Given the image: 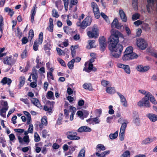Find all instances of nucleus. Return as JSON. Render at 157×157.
I'll return each mask as SVG.
<instances>
[{"instance_id":"nucleus-38","label":"nucleus","mask_w":157,"mask_h":157,"mask_svg":"<svg viewBox=\"0 0 157 157\" xmlns=\"http://www.w3.org/2000/svg\"><path fill=\"white\" fill-rule=\"evenodd\" d=\"M85 151L84 148L82 149L79 152L78 157H85Z\"/></svg>"},{"instance_id":"nucleus-35","label":"nucleus","mask_w":157,"mask_h":157,"mask_svg":"<svg viewBox=\"0 0 157 157\" xmlns=\"http://www.w3.org/2000/svg\"><path fill=\"white\" fill-rule=\"evenodd\" d=\"M75 61V59H72L68 63L67 66L70 69H71L73 68L74 67V63Z\"/></svg>"},{"instance_id":"nucleus-1","label":"nucleus","mask_w":157,"mask_h":157,"mask_svg":"<svg viewBox=\"0 0 157 157\" xmlns=\"http://www.w3.org/2000/svg\"><path fill=\"white\" fill-rule=\"evenodd\" d=\"M111 35L109 38L108 43L109 44V49H112V48L118 44L119 42V36L121 34L117 30L112 29L111 31Z\"/></svg>"},{"instance_id":"nucleus-42","label":"nucleus","mask_w":157,"mask_h":157,"mask_svg":"<svg viewBox=\"0 0 157 157\" xmlns=\"http://www.w3.org/2000/svg\"><path fill=\"white\" fill-rule=\"evenodd\" d=\"M138 1H132V6L134 10H138Z\"/></svg>"},{"instance_id":"nucleus-18","label":"nucleus","mask_w":157,"mask_h":157,"mask_svg":"<svg viewBox=\"0 0 157 157\" xmlns=\"http://www.w3.org/2000/svg\"><path fill=\"white\" fill-rule=\"evenodd\" d=\"M137 70L140 72H145L147 71L149 69L148 67H143L141 65H139L136 67Z\"/></svg>"},{"instance_id":"nucleus-61","label":"nucleus","mask_w":157,"mask_h":157,"mask_svg":"<svg viewBox=\"0 0 157 157\" xmlns=\"http://www.w3.org/2000/svg\"><path fill=\"white\" fill-rule=\"evenodd\" d=\"M22 41V44H26L28 41V40L27 37H23L22 39H21Z\"/></svg>"},{"instance_id":"nucleus-21","label":"nucleus","mask_w":157,"mask_h":157,"mask_svg":"<svg viewBox=\"0 0 157 157\" xmlns=\"http://www.w3.org/2000/svg\"><path fill=\"white\" fill-rule=\"evenodd\" d=\"M119 14L122 21L125 22L127 21V18L125 13L122 10H119Z\"/></svg>"},{"instance_id":"nucleus-41","label":"nucleus","mask_w":157,"mask_h":157,"mask_svg":"<svg viewBox=\"0 0 157 157\" xmlns=\"http://www.w3.org/2000/svg\"><path fill=\"white\" fill-rule=\"evenodd\" d=\"M41 123L43 124L44 125L46 126L47 125L48 122L46 117L44 116L41 119Z\"/></svg>"},{"instance_id":"nucleus-51","label":"nucleus","mask_w":157,"mask_h":157,"mask_svg":"<svg viewBox=\"0 0 157 157\" xmlns=\"http://www.w3.org/2000/svg\"><path fill=\"white\" fill-rule=\"evenodd\" d=\"M44 109L45 111H47L49 113H52V109L51 107L48 108L47 106H44Z\"/></svg>"},{"instance_id":"nucleus-26","label":"nucleus","mask_w":157,"mask_h":157,"mask_svg":"<svg viewBox=\"0 0 157 157\" xmlns=\"http://www.w3.org/2000/svg\"><path fill=\"white\" fill-rule=\"evenodd\" d=\"M70 109L71 110V113L70 116V120L72 121L73 119L74 115L75 114L76 111V108L75 107L71 106Z\"/></svg>"},{"instance_id":"nucleus-55","label":"nucleus","mask_w":157,"mask_h":157,"mask_svg":"<svg viewBox=\"0 0 157 157\" xmlns=\"http://www.w3.org/2000/svg\"><path fill=\"white\" fill-rule=\"evenodd\" d=\"M20 100L26 104L28 105L29 104V101L27 98L24 99L23 98H21Z\"/></svg>"},{"instance_id":"nucleus-32","label":"nucleus","mask_w":157,"mask_h":157,"mask_svg":"<svg viewBox=\"0 0 157 157\" xmlns=\"http://www.w3.org/2000/svg\"><path fill=\"white\" fill-rule=\"evenodd\" d=\"M149 94L150 95H149L150 96L147 97V98H148V100L150 98V101L154 105L157 104V101L153 96H152V95L151 93H150Z\"/></svg>"},{"instance_id":"nucleus-47","label":"nucleus","mask_w":157,"mask_h":157,"mask_svg":"<svg viewBox=\"0 0 157 157\" xmlns=\"http://www.w3.org/2000/svg\"><path fill=\"white\" fill-rule=\"evenodd\" d=\"M93 124H98L100 122V121L99 120V118L97 117L92 118Z\"/></svg>"},{"instance_id":"nucleus-10","label":"nucleus","mask_w":157,"mask_h":157,"mask_svg":"<svg viewBox=\"0 0 157 157\" xmlns=\"http://www.w3.org/2000/svg\"><path fill=\"white\" fill-rule=\"evenodd\" d=\"M137 45L140 49L144 50L147 47V44L144 40L139 38L137 40Z\"/></svg>"},{"instance_id":"nucleus-36","label":"nucleus","mask_w":157,"mask_h":157,"mask_svg":"<svg viewBox=\"0 0 157 157\" xmlns=\"http://www.w3.org/2000/svg\"><path fill=\"white\" fill-rule=\"evenodd\" d=\"M130 153L127 150L124 152L120 157H130Z\"/></svg>"},{"instance_id":"nucleus-3","label":"nucleus","mask_w":157,"mask_h":157,"mask_svg":"<svg viewBox=\"0 0 157 157\" xmlns=\"http://www.w3.org/2000/svg\"><path fill=\"white\" fill-rule=\"evenodd\" d=\"M87 34L88 36L90 38H98L99 35L98 30L97 27L96 26H94L92 28L91 30L87 32Z\"/></svg>"},{"instance_id":"nucleus-63","label":"nucleus","mask_w":157,"mask_h":157,"mask_svg":"<svg viewBox=\"0 0 157 157\" xmlns=\"http://www.w3.org/2000/svg\"><path fill=\"white\" fill-rule=\"evenodd\" d=\"M63 29L64 32L66 34H68L69 32V30L70 28L67 26H65L63 27Z\"/></svg>"},{"instance_id":"nucleus-13","label":"nucleus","mask_w":157,"mask_h":157,"mask_svg":"<svg viewBox=\"0 0 157 157\" xmlns=\"http://www.w3.org/2000/svg\"><path fill=\"white\" fill-rule=\"evenodd\" d=\"M117 66L119 68L124 69L126 73L128 74L130 73L131 71L129 65H125L121 63H119L117 64Z\"/></svg>"},{"instance_id":"nucleus-44","label":"nucleus","mask_w":157,"mask_h":157,"mask_svg":"<svg viewBox=\"0 0 157 157\" xmlns=\"http://www.w3.org/2000/svg\"><path fill=\"white\" fill-rule=\"evenodd\" d=\"M34 141L36 142H39L40 140V138L37 132H35L34 135Z\"/></svg>"},{"instance_id":"nucleus-9","label":"nucleus","mask_w":157,"mask_h":157,"mask_svg":"<svg viewBox=\"0 0 157 157\" xmlns=\"http://www.w3.org/2000/svg\"><path fill=\"white\" fill-rule=\"evenodd\" d=\"M138 57L136 53L128 54L124 52V55L122 57V59L124 61L128 60L134 59H136Z\"/></svg>"},{"instance_id":"nucleus-16","label":"nucleus","mask_w":157,"mask_h":157,"mask_svg":"<svg viewBox=\"0 0 157 157\" xmlns=\"http://www.w3.org/2000/svg\"><path fill=\"white\" fill-rule=\"evenodd\" d=\"M91 129L88 127L84 126L80 127L77 130V131L79 132H87L91 131Z\"/></svg>"},{"instance_id":"nucleus-25","label":"nucleus","mask_w":157,"mask_h":157,"mask_svg":"<svg viewBox=\"0 0 157 157\" xmlns=\"http://www.w3.org/2000/svg\"><path fill=\"white\" fill-rule=\"evenodd\" d=\"M106 91L107 93L110 94H113L115 92V90L114 87H107L106 89Z\"/></svg>"},{"instance_id":"nucleus-17","label":"nucleus","mask_w":157,"mask_h":157,"mask_svg":"<svg viewBox=\"0 0 157 157\" xmlns=\"http://www.w3.org/2000/svg\"><path fill=\"white\" fill-rule=\"evenodd\" d=\"M117 93L119 97L121 100V102L122 103L123 105L125 107H127L128 105L127 101L124 96L119 92H117Z\"/></svg>"},{"instance_id":"nucleus-30","label":"nucleus","mask_w":157,"mask_h":157,"mask_svg":"<svg viewBox=\"0 0 157 157\" xmlns=\"http://www.w3.org/2000/svg\"><path fill=\"white\" fill-rule=\"evenodd\" d=\"M105 149V147L102 144H98L97 146V150L98 152H100L101 151H104Z\"/></svg>"},{"instance_id":"nucleus-14","label":"nucleus","mask_w":157,"mask_h":157,"mask_svg":"<svg viewBox=\"0 0 157 157\" xmlns=\"http://www.w3.org/2000/svg\"><path fill=\"white\" fill-rule=\"evenodd\" d=\"M122 26L118 22L117 18H114L111 24L112 28H116L117 29H120Z\"/></svg>"},{"instance_id":"nucleus-40","label":"nucleus","mask_w":157,"mask_h":157,"mask_svg":"<svg viewBox=\"0 0 157 157\" xmlns=\"http://www.w3.org/2000/svg\"><path fill=\"white\" fill-rule=\"evenodd\" d=\"M125 132L120 131L119 133V137L120 140L123 141L124 138Z\"/></svg>"},{"instance_id":"nucleus-2","label":"nucleus","mask_w":157,"mask_h":157,"mask_svg":"<svg viewBox=\"0 0 157 157\" xmlns=\"http://www.w3.org/2000/svg\"><path fill=\"white\" fill-rule=\"evenodd\" d=\"M123 49V47L121 44H118L110 49L109 50L111 52V54L114 57L117 58L121 55Z\"/></svg>"},{"instance_id":"nucleus-62","label":"nucleus","mask_w":157,"mask_h":157,"mask_svg":"<svg viewBox=\"0 0 157 157\" xmlns=\"http://www.w3.org/2000/svg\"><path fill=\"white\" fill-rule=\"evenodd\" d=\"M47 130L45 129L42 131V136L44 138H45L47 135Z\"/></svg>"},{"instance_id":"nucleus-33","label":"nucleus","mask_w":157,"mask_h":157,"mask_svg":"<svg viewBox=\"0 0 157 157\" xmlns=\"http://www.w3.org/2000/svg\"><path fill=\"white\" fill-rule=\"evenodd\" d=\"M0 103L3 108H9L8 104L7 101L3 100H1L0 101Z\"/></svg>"},{"instance_id":"nucleus-34","label":"nucleus","mask_w":157,"mask_h":157,"mask_svg":"<svg viewBox=\"0 0 157 157\" xmlns=\"http://www.w3.org/2000/svg\"><path fill=\"white\" fill-rule=\"evenodd\" d=\"M83 87L85 89L89 90H92V86L90 83H85L83 85Z\"/></svg>"},{"instance_id":"nucleus-5","label":"nucleus","mask_w":157,"mask_h":157,"mask_svg":"<svg viewBox=\"0 0 157 157\" xmlns=\"http://www.w3.org/2000/svg\"><path fill=\"white\" fill-rule=\"evenodd\" d=\"M67 138L71 140H77L80 139V137L77 136V133L75 132L67 131L65 133Z\"/></svg>"},{"instance_id":"nucleus-49","label":"nucleus","mask_w":157,"mask_h":157,"mask_svg":"<svg viewBox=\"0 0 157 157\" xmlns=\"http://www.w3.org/2000/svg\"><path fill=\"white\" fill-rule=\"evenodd\" d=\"M89 45L90 47L89 48L90 49L94 48L93 44L95 43V40H90L88 41Z\"/></svg>"},{"instance_id":"nucleus-12","label":"nucleus","mask_w":157,"mask_h":157,"mask_svg":"<svg viewBox=\"0 0 157 157\" xmlns=\"http://www.w3.org/2000/svg\"><path fill=\"white\" fill-rule=\"evenodd\" d=\"M85 67L83 69V71H85L87 72H89L91 71H95L97 69L96 68L93 67V64L88 63V62H86L85 64Z\"/></svg>"},{"instance_id":"nucleus-46","label":"nucleus","mask_w":157,"mask_h":157,"mask_svg":"<svg viewBox=\"0 0 157 157\" xmlns=\"http://www.w3.org/2000/svg\"><path fill=\"white\" fill-rule=\"evenodd\" d=\"M52 15L53 17H59V14L58 12L55 9H53L52 10Z\"/></svg>"},{"instance_id":"nucleus-54","label":"nucleus","mask_w":157,"mask_h":157,"mask_svg":"<svg viewBox=\"0 0 157 157\" xmlns=\"http://www.w3.org/2000/svg\"><path fill=\"white\" fill-rule=\"evenodd\" d=\"M50 44L49 43H47L45 44L44 46V50H50Z\"/></svg>"},{"instance_id":"nucleus-39","label":"nucleus","mask_w":157,"mask_h":157,"mask_svg":"<svg viewBox=\"0 0 157 157\" xmlns=\"http://www.w3.org/2000/svg\"><path fill=\"white\" fill-rule=\"evenodd\" d=\"M140 15L138 13H136L132 15V18L133 21L136 20L139 18Z\"/></svg>"},{"instance_id":"nucleus-15","label":"nucleus","mask_w":157,"mask_h":157,"mask_svg":"<svg viewBox=\"0 0 157 157\" xmlns=\"http://www.w3.org/2000/svg\"><path fill=\"white\" fill-rule=\"evenodd\" d=\"M12 57V56H10L9 57L6 56L4 58L3 60L4 63L10 66L14 64L15 61H11V59Z\"/></svg>"},{"instance_id":"nucleus-11","label":"nucleus","mask_w":157,"mask_h":157,"mask_svg":"<svg viewBox=\"0 0 157 157\" xmlns=\"http://www.w3.org/2000/svg\"><path fill=\"white\" fill-rule=\"evenodd\" d=\"M92 21V20L90 17H87L82 22V29H85L87 26L90 25Z\"/></svg>"},{"instance_id":"nucleus-4","label":"nucleus","mask_w":157,"mask_h":157,"mask_svg":"<svg viewBox=\"0 0 157 157\" xmlns=\"http://www.w3.org/2000/svg\"><path fill=\"white\" fill-rule=\"evenodd\" d=\"M146 96L144 97L140 101L137 103V105L140 107H150L149 101H148V98Z\"/></svg>"},{"instance_id":"nucleus-57","label":"nucleus","mask_w":157,"mask_h":157,"mask_svg":"<svg viewBox=\"0 0 157 157\" xmlns=\"http://www.w3.org/2000/svg\"><path fill=\"white\" fill-rule=\"evenodd\" d=\"M9 137L10 141L14 142V140L15 139V135L13 134H11L9 135Z\"/></svg>"},{"instance_id":"nucleus-60","label":"nucleus","mask_w":157,"mask_h":157,"mask_svg":"<svg viewBox=\"0 0 157 157\" xmlns=\"http://www.w3.org/2000/svg\"><path fill=\"white\" fill-rule=\"evenodd\" d=\"M17 36L20 38L22 36V33L21 32V30L18 27L17 28Z\"/></svg>"},{"instance_id":"nucleus-31","label":"nucleus","mask_w":157,"mask_h":157,"mask_svg":"<svg viewBox=\"0 0 157 157\" xmlns=\"http://www.w3.org/2000/svg\"><path fill=\"white\" fill-rule=\"evenodd\" d=\"M118 133V131H116L114 133H111L109 136V138L111 140H113L117 138Z\"/></svg>"},{"instance_id":"nucleus-59","label":"nucleus","mask_w":157,"mask_h":157,"mask_svg":"<svg viewBox=\"0 0 157 157\" xmlns=\"http://www.w3.org/2000/svg\"><path fill=\"white\" fill-rule=\"evenodd\" d=\"M134 122L137 126H139L140 125V121L138 117H136L135 119Z\"/></svg>"},{"instance_id":"nucleus-48","label":"nucleus","mask_w":157,"mask_h":157,"mask_svg":"<svg viewBox=\"0 0 157 157\" xmlns=\"http://www.w3.org/2000/svg\"><path fill=\"white\" fill-rule=\"evenodd\" d=\"M139 91L140 93H141L143 94H144V95H145V96H146L147 94H148V96H147V97L148 96H150L149 95H150L149 94L150 93V92H147V91H146L144 90H139Z\"/></svg>"},{"instance_id":"nucleus-50","label":"nucleus","mask_w":157,"mask_h":157,"mask_svg":"<svg viewBox=\"0 0 157 157\" xmlns=\"http://www.w3.org/2000/svg\"><path fill=\"white\" fill-rule=\"evenodd\" d=\"M23 140L26 144H28L30 141L29 136H25L23 138Z\"/></svg>"},{"instance_id":"nucleus-20","label":"nucleus","mask_w":157,"mask_h":157,"mask_svg":"<svg viewBox=\"0 0 157 157\" xmlns=\"http://www.w3.org/2000/svg\"><path fill=\"white\" fill-rule=\"evenodd\" d=\"M12 82L11 80L6 77H4L1 81V83H2L3 85L7 84L9 85H10Z\"/></svg>"},{"instance_id":"nucleus-23","label":"nucleus","mask_w":157,"mask_h":157,"mask_svg":"<svg viewBox=\"0 0 157 157\" xmlns=\"http://www.w3.org/2000/svg\"><path fill=\"white\" fill-rule=\"evenodd\" d=\"M156 140V138L155 137L147 138L142 141V144H148L150 143L153 142L155 140Z\"/></svg>"},{"instance_id":"nucleus-8","label":"nucleus","mask_w":157,"mask_h":157,"mask_svg":"<svg viewBox=\"0 0 157 157\" xmlns=\"http://www.w3.org/2000/svg\"><path fill=\"white\" fill-rule=\"evenodd\" d=\"M91 6L93 8V10L95 17L96 18L98 19L100 17V13L97 5L96 3L92 2L91 3Z\"/></svg>"},{"instance_id":"nucleus-45","label":"nucleus","mask_w":157,"mask_h":157,"mask_svg":"<svg viewBox=\"0 0 157 157\" xmlns=\"http://www.w3.org/2000/svg\"><path fill=\"white\" fill-rule=\"evenodd\" d=\"M109 83V82L105 80H102L101 82V84L104 87H106Z\"/></svg>"},{"instance_id":"nucleus-52","label":"nucleus","mask_w":157,"mask_h":157,"mask_svg":"<svg viewBox=\"0 0 157 157\" xmlns=\"http://www.w3.org/2000/svg\"><path fill=\"white\" fill-rule=\"evenodd\" d=\"M113 106L112 105H110L109 106V110L108 112V113L110 114H113L114 113V111L113 109Z\"/></svg>"},{"instance_id":"nucleus-37","label":"nucleus","mask_w":157,"mask_h":157,"mask_svg":"<svg viewBox=\"0 0 157 157\" xmlns=\"http://www.w3.org/2000/svg\"><path fill=\"white\" fill-rule=\"evenodd\" d=\"M124 52L128 54L135 53L133 52V48L132 47H129L127 48Z\"/></svg>"},{"instance_id":"nucleus-19","label":"nucleus","mask_w":157,"mask_h":157,"mask_svg":"<svg viewBox=\"0 0 157 157\" xmlns=\"http://www.w3.org/2000/svg\"><path fill=\"white\" fill-rule=\"evenodd\" d=\"M146 116L152 122H154L157 121V115L149 113L146 115Z\"/></svg>"},{"instance_id":"nucleus-53","label":"nucleus","mask_w":157,"mask_h":157,"mask_svg":"<svg viewBox=\"0 0 157 157\" xmlns=\"http://www.w3.org/2000/svg\"><path fill=\"white\" fill-rule=\"evenodd\" d=\"M27 56V50H25L21 54V56L22 58H24L26 57Z\"/></svg>"},{"instance_id":"nucleus-58","label":"nucleus","mask_w":157,"mask_h":157,"mask_svg":"<svg viewBox=\"0 0 157 157\" xmlns=\"http://www.w3.org/2000/svg\"><path fill=\"white\" fill-rule=\"evenodd\" d=\"M57 60L62 66L64 67L66 66V64L65 63V62L63 59L60 58H58Z\"/></svg>"},{"instance_id":"nucleus-28","label":"nucleus","mask_w":157,"mask_h":157,"mask_svg":"<svg viewBox=\"0 0 157 157\" xmlns=\"http://www.w3.org/2000/svg\"><path fill=\"white\" fill-rule=\"evenodd\" d=\"M4 10L6 12L8 13V14H9L11 17H12L14 13L13 11L9 7H6L5 8Z\"/></svg>"},{"instance_id":"nucleus-64","label":"nucleus","mask_w":157,"mask_h":157,"mask_svg":"<svg viewBox=\"0 0 157 157\" xmlns=\"http://www.w3.org/2000/svg\"><path fill=\"white\" fill-rule=\"evenodd\" d=\"M34 35V33L32 29L30 30L29 33V37L32 39Z\"/></svg>"},{"instance_id":"nucleus-6","label":"nucleus","mask_w":157,"mask_h":157,"mask_svg":"<svg viewBox=\"0 0 157 157\" xmlns=\"http://www.w3.org/2000/svg\"><path fill=\"white\" fill-rule=\"evenodd\" d=\"M43 33L41 32L39 36L38 40H35L33 46V49L35 51H37L38 48V44H41L43 40Z\"/></svg>"},{"instance_id":"nucleus-22","label":"nucleus","mask_w":157,"mask_h":157,"mask_svg":"<svg viewBox=\"0 0 157 157\" xmlns=\"http://www.w3.org/2000/svg\"><path fill=\"white\" fill-rule=\"evenodd\" d=\"M30 100L31 102L39 108L41 107V105L38 99L33 98Z\"/></svg>"},{"instance_id":"nucleus-56","label":"nucleus","mask_w":157,"mask_h":157,"mask_svg":"<svg viewBox=\"0 0 157 157\" xmlns=\"http://www.w3.org/2000/svg\"><path fill=\"white\" fill-rule=\"evenodd\" d=\"M33 126L32 124H29L28 131L29 133H32L33 130Z\"/></svg>"},{"instance_id":"nucleus-7","label":"nucleus","mask_w":157,"mask_h":157,"mask_svg":"<svg viewBox=\"0 0 157 157\" xmlns=\"http://www.w3.org/2000/svg\"><path fill=\"white\" fill-rule=\"evenodd\" d=\"M99 41L100 46V50L104 51L106 47V40L103 36H100L99 38Z\"/></svg>"},{"instance_id":"nucleus-29","label":"nucleus","mask_w":157,"mask_h":157,"mask_svg":"<svg viewBox=\"0 0 157 157\" xmlns=\"http://www.w3.org/2000/svg\"><path fill=\"white\" fill-rule=\"evenodd\" d=\"M46 97L48 99H54V96L53 92L51 91H48L46 95Z\"/></svg>"},{"instance_id":"nucleus-27","label":"nucleus","mask_w":157,"mask_h":157,"mask_svg":"<svg viewBox=\"0 0 157 157\" xmlns=\"http://www.w3.org/2000/svg\"><path fill=\"white\" fill-rule=\"evenodd\" d=\"M4 29V21L3 18L0 15V31L1 33H2V30Z\"/></svg>"},{"instance_id":"nucleus-43","label":"nucleus","mask_w":157,"mask_h":157,"mask_svg":"<svg viewBox=\"0 0 157 157\" xmlns=\"http://www.w3.org/2000/svg\"><path fill=\"white\" fill-rule=\"evenodd\" d=\"M127 123L126 122H124L123 123L121 126L120 128V130L122 131H125V129L127 127Z\"/></svg>"},{"instance_id":"nucleus-24","label":"nucleus","mask_w":157,"mask_h":157,"mask_svg":"<svg viewBox=\"0 0 157 157\" xmlns=\"http://www.w3.org/2000/svg\"><path fill=\"white\" fill-rule=\"evenodd\" d=\"M25 80V78L24 76H21L19 78V84L18 87L21 88L24 85Z\"/></svg>"}]
</instances>
